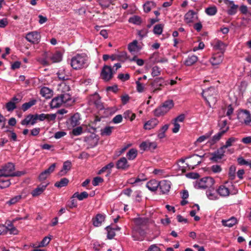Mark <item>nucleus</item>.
I'll use <instances>...</instances> for the list:
<instances>
[{
	"label": "nucleus",
	"instance_id": "56",
	"mask_svg": "<svg viewBox=\"0 0 251 251\" xmlns=\"http://www.w3.org/2000/svg\"><path fill=\"white\" fill-rule=\"evenodd\" d=\"M51 238L50 237L46 236L45 237L41 242L39 243V247H45L49 244L50 242Z\"/></svg>",
	"mask_w": 251,
	"mask_h": 251
},
{
	"label": "nucleus",
	"instance_id": "3",
	"mask_svg": "<svg viewBox=\"0 0 251 251\" xmlns=\"http://www.w3.org/2000/svg\"><path fill=\"white\" fill-rule=\"evenodd\" d=\"M214 183V180L211 177H205L196 181L195 187L197 189H205L211 187Z\"/></svg>",
	"mask_w": 251,
	"mask_h": 251
},
{
	"label": "nucleus",
	"instance_id": "20",
	"mask_svg": "<svg viewBox=\"0 0 251 251\" xmlns=\"http://www.w3.org/2000/svg\"><path fill=\"white\" fill-rule=\"evenodd\" d=\"M72 167V163L70 161H66L63 163L62 169L59 172L58 175L62 176L67 174V173L71 169Z\"/></svg>",
	"mask_w": 251,
	"mask_h": 251
},
{
	"label": "nucleus",
	"instance_id": "40",
	"mask_svg": "<svg viewBox=\"0 0 251 251\" xmlns=\"http://www.w3.org/2000/svg\"><path fill=\"white\" fill-rule=\"evenodd\" d=\"M169 126L165 125L161 128L158 131L157 136L160 139H162L165 137V132L168 129Z\"/></svg>",
	"mask_w": 251,
	"mask_h": 251
},
{
	"label": "nucleus",
	"instance_id": "46",
	"mask_svg": "<svg viewBox=\"0 0 251 251\" xmlns=\"http://www.w3.org/2000/svg\"><path fill=\"white\" fill-rule=\"evenodd\" d=\"M11 184L9 179H4L0 178V188L1 189L9 187Z\"/></svg>",
	"mask_w": 251,
	"mask_h": 251
},
{
	"label": "nucleus",
	"instance_id": "35",
	"mask_svg": "<svg viewBox=\"0 0 251 251\" xmlns=\"http://www.w3.org/2000/svg\"><path fill=\"white\" fill-rule=\"evenodd\" d=\"M213 130H210L207 133H205L204 135L201 136L200 137H199L197 139L196 142L197 143H199L203 142L205 140L209 138L210 137V136H211V135L213 134Z\"/></svg>",
	"mask_w": 251,
	"mask_h": 251
},
{
	"label": "nucleus",
	"instance_id": "14",
	"mask_svg": "<svg viewBox=\"0 0 251 251\" xmlns=\"http://www.w3.org/2000/svg\"><path fill=\"white\" fill-rule=\"evenodd\" d=\"M222 225L224 226L231 227L238 223L237 219L234 217H231L228 220H222Z\"/></svg>",
	"mask_w": 251,
	"mask_h": 251
},
{
	"label": "nucleus",
	"instance_id": "12",
	"mask_svg": "<svg viewBox=\"0 0 251 251\" xmlns=\"http://www.w3.org/2000/svg\"><path fill=\"white\" fill-rule=\"evenodd\" d=\"M223 59V53H217L213 54L210 59V62L213 65H217L220 64Z\"/></svg>",
	"mask_w": 251,
	"mask_h": 251
},
{
	"label": "nucleus",
	"instance_id": "49",
	"mask_svg": "<svg viewBox=\"0 0 251 251\" xmlns=\"http://www.w3.org/2000/svg\"><path fill=\"white\" fill-rule=\"evenodd\" d=\"M168 112L174 106V102L172 100L165 101L162 105Z\"/></svg>",
	"mask_w": 251,
	"mask_h": 251
},
{
	"label": "nucleus",
	"instance_id": "28",
	"mask_svg": "<svg viewBox=\"0 0 251 251\" xmlns=\"http://www.w3.org/2000/svg\"><path fill=\"white\" fill-rule=\"evenodd\" d=\"M196 13L193 10H189L184 16V20L187 23H191L193 22L194 16Z\"/></svg>",
	"mask_w": 251,
	"mask_h": 251
},
{
	"label": "nucleus",
	"instance_id": "45",
	"mask_svg": "<svg viewBox=\"0 0 251 251\" xmlns=\"http://www.w3.org/2000/svg\"><path fill=\"white\" fill-rule=\"evenodd\" d=\"M205 13L209 16H213L217 12V9L216 6H211L205 9Z\"/></svg>",
	"mask_w": 251,
	"mask_h": 251
},
{
	"label": "nucleus",
	"instance_id": "13",
	"mask_svg": "<svg viewBox=\"0 0 251 251\" xmlns=\"http://www.w3.org/2000/svg\"><path fill=\"white\" fill-rule=\"evenodd\" d=\"M116 167L118 169L125 170L129 167L127 159L126 157H122L119 159L116 163Z\"/></svg>",
	"mask_w": 251,
	"mask_h": 251
},
{
	"label": "nucleus",
	"instance_id": "9",
	"mask_svg": "<svg viewBox=\"0 0 251 251\" xmlns=\"http://www.w3.org/2000/svg\"><path fill=\"white\" fill-rule=\"evenodd\" d=\"M159 187L162 194L168 193L171 188V183L167 180H163L159 182Z\"/></svg>",
	"mask_w": 251,
	"mask_h": 251
},
{
	"label": "nucleus",
	"instance_id": "58",
	"mask_svg": "<svg viewBox=\"0 0 251 251\" xmlns=\"http://www.w3.org/2000/svg\"><path fill=\"white\" fill-rule=\"evenodd\" d=\"M238 7L237 5L233 4L230 8L227 10V13L229 15H234L237 12V9Z\"/></svg>",
	"mask_w": 251,
	"mask_h": 251
},
{
	"label": "nucleus",
	"instance_id": "59",
	"mask_svg": "<svg viewBox=\"0 0 251 251\" xmlns=\"http://www.w3.org/2000/svg\"><path fill=\"white\" fill-rule=\"evenodd\" d=\"M118 60L122 62L125 61L127 59V53L126 52H122L119 54L117 55Z\"/></svg>",
	"mask_w": 251,
	"mask_h": 251
},
{
	"label": "nucleus",
	"instance_id": "31",
	"mask_svg": "<svg viewBox=\"0 0 251 251\" xmlns=\"http://www.w3.org/2000/svg\"><path fill=\"white\" fill-rule=\"evenodd\" d=\"M128 49L130 52H135L139 50L138 47V42L137 40H134L130 43L128 45Z\"/></svg>",
	"mask_w": 251,
	"mask_h": 251
},
{
	"label": "nucleus",
	"instance_id": "5",
	"mask_svg": "<svg viewBox=\"0 0 251 251\" xmlns=\"http://www.w3.org/2000/svg\"><path fill=\"white\" fill-rule=\"evenodd\" d=\"M238 119L241 123L251 126V115L247 110H242L237 115Z\"/></svg>",
	"mask_w": 251,
	"mask_h": 251
},
{
	"label": "nucleus",
	"instance_id": "44",
	"mask_svg": "<svg viewBox=\"0 0 251 251\" xmlns=\"http://www.w3.org/2000/svg\"><path fill=\"white\" fill-rule=\"evenodd\" d=\"M6 230L9 231L11 234L15 235L18 233L17 229L11 222H9V223L7 224V226H6Z\"/></svg>",
	"mask_w": 251,
	"mask_h": 251
},
{
	"label": "nucleus",
	"instance_id": "11",
	"mask_svg": "<svg viewBox=\"0 0 251 251\" xmlns=\"http://www.w3.org/2000/svg\"><path fill=\"white\" fill-rule=\"evenodd\" d=\"M25 38L28 42L34 44L39 42L40 39V35L38 32L33 31L27 33Z\"/></svg>",
	"mask_w": 251,
	"mask_h": 251
},
{
	"label": "nucleus",
	"instance_id": "51",
	"mask_svg": "<svg viewBox=\"0 0 251 251\" xmlns=\"http://www.w3.org/2000/svg\"><path fill=\"white\" fill-rule=\"evenodd\" d=\"M105 229L107 231V238L109 239H112L115 236V231L112 229L110 226H107Z\"/></svg>",
	"mask_w": 251,
	"mask_h": 251
},
{
	"label": "nucleus",
	"instance_id": "50",
	"mask_svg": "<svg viewBox=\"0 0 251 251\" xmlns=\"http://www.w3.org/2000/svg\"><path fill=\"white\" fill-rule=\"evenodd\" d=\"M154 5V3L152 1H148L144 5V10L146 13L149 12L151 9V7L153 6Z\"/></svg>",
	"mask_w": 251,
	"mask_h": 251
},
{
	"label": "nucleus",
	"instance_id": "29",
	"mask_svg": "<svg viewBox=\"0 0 251 251\" xmlns=\"http://www.w3.org/2000/svg\"><path fill=\"white\" fill-rule=\"evenodd\" d=\"M238 141V139L234 137H230L229 138L224 145L222 146L224 149H227L234 145V144Z\"/></svg>",
	"mask_w": 251,
	"mask_h": 251
},
{
	"label": "nucleus",
	"instance_id": "21",
	"mask_svg": "<svg viewBox=\"0 0 251 251\" xmlns=\"http://www.w3.org/2000/svg\"><path fill=\"white\" fill-rule=\"evenodd\" d=\"M159 185V183L157 180L152 179L147 182L146 186L151 191L154 192L157 190Z\"/></svg>",
	"mask_w": 251,
	"mask_h": 251
},
{
	"label": "nucleus",
	"instance_id": "26",
	"mask_svg": "<svg viewBox=\"0 0 251 251\" xmlns=\"http://www.w3.org/2000/svg\"><path fill=\"white\" fill-rule=\"evenodd\" d=\"M79 115L78 113H76L72 116L69 119V123L70 125L75 127L79 124Z\"/></svg>",
	"mask_w": 251,
	"mask_h": 251
},
{
	"label": "nucleus",
	"instance_id": "64",
	"mask_svg": "<svg viewBox=\"0 0 251 251\" xmlns=\"http://www.w3.org/2000/svg\"><path fill=\"white\" fill-rule=\"evenodd\" d=\"M211 171L214 173H219L222 171V168L219 165H214L211 167Z\"/></svg>",
	"mask_w": 251,
	"mask_h": 251
},
{
	"label": "nucleus",
	"instance_id": "18",
	"mask_svg": "<svg viewBox=\"0 0 251 251\" xmlns=\"http://www.w3.org/2000/svg\"><path fill=\"white\" fill-rule=\"evenodd\" d=\"M186 158H190V163L191 166L194 168V166H196L199 165L201 162V159H200L198 157V155L194 154L191 156L186 157Z\"/></svg>",
	"mask_w": 251,
	"mask_h": 251
},
{
	"label": "nucleus",
	"instance_id": "33",
	"mask_svg": "<svg viewBox=\"0 0 251 251\" xmlns=\"http://www.w3.org/2000/svg\"><path fill=\"white\" fill-rule=\"evenodd\" d=\"M37 101L35 99H32L27 102L24 103L22 106V109L24 111H25L30 108L31 107L35 105Z\"/></svg>",
	"mask_w": 251,
	"mask_h": 251
},
{
	"label": "nucleus",
	"instance_id": "55",
	"mask_svg": "<svg viewBox=\"0 0 251 251\" xmlns=\"http://www.w3.org/2000/svg\"><path fill=\"white\" fill-rule=\"evenodd\" d=\"M160 74L161 70L159 67L155 66L152 67L151 69V75L152 76L154 77L158 76L160 75Z\"/></svg>",
	"mask_w": 251,
	"mask_h": 251
},
{
	"label": "nucleus",
	"instance_id": "43",
	"mask_svg": "<svg viewBox=\"0 0 251 251\" xmlns=\"http://www.w3.org/2000/svg\"><path fill=\"white\" fill-rule=\"evenodd\" d=\"M113 128V127L106 126L103 129H101V130H100L101 135V136H109L112 133Z\"/></svg>",
	"mask_w": 251,
	"mask_h": 251
},
{
	"label": "nucleus",
	"instance_id": "27",
	"mask_svg": "<svg viewBox=\"0 0 251 251\" xmlns=\"http://www.w3.org/2000/svg\"><path fill=\"white\" fill-rule=\"evenodd\" d=\"M198 61V57L193 55L189 56L185 61L184 64L186 66H190L195 64Z\"/></svg>",
	"mask_w": 251,
	"mask_h": 251
},
{
	"label": "nucleus",
	"instance_id": "7",
	"mask_svg": "<svg viewBox=\"0 0 251 251\" xmlns=\"http://www.w3.org/2000/svg\"><path fill=\"white\" fill-rule=\"evenodd\" d=\"M145 232L139 226H136L132 230V237L134 240H142Z\"/></svg>",
	"mask_w": 251,
	"mask_h": 251
},
{
	"label": "nucleus",
	"instance_id": "36",
	"mask_svg": "<svg viewBox=\"0 0 251 251\" xmlns=\"http://www.w3.org/2000/svg\"><path fill=\"white\" fill-rule=\"evenodd\" d=\"M128 22L134 25H140L142 23V20L140 17L134 15L128 19Z\"/></svg>",
	"mask_w": 251,
	"mask_h": 251
},
{
	"label": "nucleus",
	"instance_id": "8",
	"mask_svg": "<svg viewBox=\"0 0 251 251\" xmlns=\"http://www.w3.org/2000/svg\"><path fill=\"white\" fill-rule=\"evenodd\" d=\"M225 149L222 146L216 151H214L211 154L212 157L210 158V159L213 162H217L223 158L225 155Z\"/></svg>",
	"mask_w": 251,
	"mask_h": 251
},
{
	"label": "nucleus",
	"instance_id": "25",
	"mask_svg": "<svg viewBox=\"0 0 251 251\" xmlns=\"http://www.w3.org/2000/svg\"><path fill=\"white\" fill-rule=\"evenodd\" d=\"M40 94L46 99H50L52 96V91L48 87H44L41 89Z\"/></svg>",
	"mask_w": 251,
	"mask_h": 251
},
{
	"label": "nucleus",
	"instance_id": "38",
	"mask_svg": "<svg viewBox=\"0 0 251 251\" xmlns=\"http://www.w3.org/2000/svg\"><path fill=\"white\" fill-rule=\"evenodd\" d=\"M168 111L162 105L157 108L154 111V115L156 116L159 117L166 114Z\"/></svg>",
	"mask_w": 251,
	"mask_h": 251
},
{
	"label": "nucleus",
	"instance_id": "1",
	"mask_svg": "<svg viewBox=\"0 0 251 251\" xmlns=\"http://www.w3.org/2000/svg\"><path fill=\"white\" fill-rule=\"evenodd\" d=\"M71 65L75 70L85 68L88 66V58L85 54H77L72 58Z\"/></svg>",
	"mask_w": 251,
	"mask_h": 251
},
{
	"label": "nucleus",
	"instance_id": "16",
	"mask_svg": "<svg viewBox=\"0 0 251 251\" xmlns=\"http://www.w3.org/2000/svg\"><path fill=\"white\" fill-rule=\"evenodd\" d=\"M105 216L101 214H97L95 217L92 219L93 224L95 226H100L102 223L104 221Z\"/></svg>",
	"mask_w": 251,
	"mask_h": 251
},
{
	"label": "nucleus",
	"instance_id": "10",
	"mask_svg": "<svg viewBox=\"0 0 251 251\" xmlns=\"http://www.w3.org/2000/svg\"><path fill=\"white\" fill-rule=\"evenodd\" d=\"M37 121V117L36 114H29L21 121V124L23 126H27L28 125H34L36 123Z\"/></svg>",
	"mask_w": 251,
	"mask_h": 251
},
{
	"label": "nucleus",
	"instance_id": "63",
	"mask_svg": "<svg viewBox=\"0 0 251 251\" xmlns=\"http://www.w3.org/2000/svg\"><path fill=\"white\" fill-rule=\"evenodd\" d=\"M103 181V179L99 176L95 177L93 181H92V184L96 186L98 185L100 183H101Z\"/></svg>",
	"mask_w": 251,
	"mask_h": 251
},
{
	"label": "nucleus",
	"instance_id": "19",
	"mask_svg": "<svg viewBox=\"0 0 251 251\" xmlns=\"http://www.w3.org/2000/svg\"><path fill=\"white\" fill-rule=\"evenodd\" d=\"M226 133L225 130L220 131L218 133L214 135L212 138L208 141L210 145H214L219 141L222 137Z\"/></svg>",
	"mask_w": 251,
	"mask_h": 251
},
{
	"label": "nucleus",
	"instance_id": "54",
	"mask_svg": "<svg viewBox=\"0 0 251 251\" xmlns=\"http://www.w3.org/2000/svg\"><path fill=\"white\" fill-rule=\"evenodd\" d=\"M22 198L21 195H17L11 199L9 201L7 202V203L9 205L14 204L18 201H19Z\"/></svg>",
	"mask_w": 251,
	"mask_h": 251
},
{
	"label": "nucleus",
	"instance_id": "17",
	"mask_svg": "<svg viewBox=\"0 0 251 251\" xmlns=\"http://www.w3.org/2000/svg\"><path fill=\"white\" fill-rule=\"evenodd\" d=\"M48 183L45 184H41L38 186L36 188L34 189L31 193L33 197H37L41 194L46 189Z\"/></svg>",
	"mask_w": 251,
	"mask_h": 251
},
{
	"label": "nucleus",
	"instance_id": "23",
	"mask_svg": "<svg viewBox=\"0 0 251 251\" xmlns=\"http://www.w3.org/2000/svg\"><path fill=\"white\" fill-rule=\"evenodd\" d=\"M63 102L60 96L56 97L53 99L50 103V106L51 108H58L60 107Z\"/></svg>",
	"mask_w": 251,
	"mask_h": 251
},
{
	"label": "nucleus",
	"instance_id": "53",
	"mask_svg": "<svg viewBox=\"0 0 251 251\" xmlns=\"http://www.w3.org/2000/svg\"><path fill=\"white\" fill-rule=\"evenodd\" d=\"M235 172H236V167L234 165H232L229 168L228 176L229 178L233 180L235 177Z\"/></svg>",
	"mask_w": 251,
	"mask_h": 251
},
{
	"label": "nucleus",
	"instance_id": "22",
	"mask_svg": "<svg viewBox=\"0 0 251 251\" xmlns=\"http://www.w3.org/2000/svg\"><path fill=\"white\" fill-rule=\"evenodd\" d=\"M217 191L221 196L224 197L228 196L230 194L228 188L224 185L220 186Z\"/></svg>",
	"mask_w": 251,
	"mask_h": 251
},
{
	"label": "nucleus",
	"instance_id": "61",
	"mask_svg": "<svg viewBox=\"0 0 251 251\" xmlns=\"http://www.w3.org/2000/svg\"><path fill=\"white\" fill-rule=\"evenodd\" d=\"M100 5L103 7H108L111 3V0H99Z\"/></svg>",
	"mask_w": 251,
	"mask_h": 251
},
{
	"label": "nucleus",
	"instance_id": "24",
	"mask_svg": "<svg viewBox=\"0 0 251 251\" xmlns=\"http://www.w3.org/2000/svg\"><path fill=\"white\" fill-rule=\"evenodd\" d=\"M158 123V121L156 119H152L145 124L144 128L148 130L151 129L157 125Z\"/></svg>",
	"mask_w": 251,
	"mask_h": 251
},
{
	"label": "nucleus",
	"instance_id": "42",
	"mask_svg": "<svg viewBox=\"0 0 251 251\" xmlns=\"http://www.w3.org/2000/svg\"><path fill=\"white\" fill-rule=\"evenodd\" d=\"M137 155V151L134 149H130L127 153V157L129 160H133Z\"/></svg>",
	"mask_w": 251,
	"mask_h": 251
},
{
	"label": "nucleus",
	"instance_id": "37",
	"mask_svg": "<svg viewBox=\"0 0 251 251\" xmlns=\"http://www.w3.org/2000/svg\"><path fill=\"white\" fill-rule=\"evenodd\" d=\"M88 194L87 192L84 191L81 193L78 192H75L73 196V198H77L78 200L82 201L84 199H86L88 197Z\"/></svg>",
	"mask_w": 251,
	"mask_h": 251
},
{
	"label": "nucleus",
	"instance_id": "47",
	"mask_svg": "<svg viewBox=\"0 0 251 251\" xmlns=\"http://www.w3.org/2000/svg\"><path fill=\"white\" fill-rule=\"evenodd\" d=\"M163 25L161 24H158L155 25L153 28V33L155 34L160 35L163 31Z\"/></svg>",
	"mask_w": 251,
	"mask_h": 251
},
{
	"label": "nucleus",
	"instance_id": "62",
	"mask_svg": "<svg viewBox=\"0 0 251 251\" xmlns=\"http://www.w3.org/2000/svg\"><path fill=\"white\" fill-rule=\"evenodd\" d=\"M130 75L128 74H120L118 75V78L121 80L123 81L127 80L129 79Z\"/></svg>",
	"mask_w": 251,
	"mask_h": 251
},
{
	"label": "nucleus",
	"instance_id": "32",
	"mask_svg": "<svg viewBox=\"0 0 251 251\" xmlns=\"http://www.w3.org/2000/svg\"><path fill=\"white\" fill-rule=\"evenodd\" d=\"M226 47V46L225 44H224L222 41H220V40H217L215 42V44L214 46V48L215 50H220L221 51V52L223 53L224 51L225 50Z\"/></svg>",
	"mask_w": 251,
	"mask_h": 251
},
{
	"label": "nucleus",
	"instance_id": "48",
	"mask_svg": "<svg viewBox=\"0 0 251 251\" xmlns=\"http://www.w3.org/2000/svg\"><path fill=\"white\" fill-rule=\"evenodd\" d=\"M59 96L63 103H67L72 100L71 95L69 93H63L61 94Z\"/></svg>",
	"mask_w": 251,
	"mask_h": 251
},
{
	"label": "nucleus",
	"instance_id": "4",
	"mask_svg": "<svg viewBox=\"0 0 251 251\" xmlns=\"http://www.w3.org/2000/svg\"><path fill=\"white\" fill-rule=\"evenodd\" d=\"M15 170V165L11 162L6 164L0 169L1 177L11 176Z\"/></svg>",
	"mask_w": 251,
	"mask_h": 251
},
{
	"label": "nucleus",
	"instance_id": "57",
	"mask_svg": "<svg viewBox=\"0 0 251 251\" xmlns=\"http://www.w3.org/2000/svg\"><path fill=\"white\" fill-rule=\"evenodd\" d=\"M141 79H142V78L140 77L138 78V80L136 81V84L137 85V86H136L137 91L139 93L143 92L144 91V87H145L144 85L140 82V80H141Z\"/></svg>",
	"mask_w": 251,
	"mask_h": 251
},
{
	"label": "nucleus",
	"instance_id": "34",
	"mask_svg": "<svg viewBox=\"0 0 251 251\" xmlns=\"http://www.w3.org/2000/svg\"><path fill=\"white\" fill-rule=\"evenodd\" d=\"M69 181L67 178H63L60 181H57L55 183L54 186L58 188H61L66 186L68 185Z\"/></svg>",
	"mask_w": 251,
	"mask_h": 251
},
{
	"label": "nucleus",
	"instance_id": "6",
	"mask_svg": "<svg viewBox=\"0 0 251 251\" xmlns=\"http://www.w3.org/2000/svg\"><path fill=\"white\" fill-rule=\"evenodd\" d=\"M113 72L111 67L105 65L103 67L101 72V77L105 81H109L113 76Z\"/></svg>",
	"mask_w": 251,
	"mask_h": 251
},
{
	"label": "nucleus",
	"instance_id": "52",
	"mask_svg": "<svg viewBox=\"0 0 251 251\" xmlns=\"http://www.w3.org/2000/svg\"><path fill=\"white\" fill-rule=\"evenodd\" d=\"M5 107L8 111H12L16 108L15 102L11 100L6 103Z\"/></svg>",
	"mask_w": 251,
	"mask_h": 251
},
{
	"label": "nucleus",
	"instance_id": "30",
	"mask_svg": "<svg viewBox=\"0 0 251 251\" xmlns=\"http://www.w3.org/2000/svg\"><path fill=\"white\" fill-rule=\"evenodd\" d=\"M62 55L59 51H56L50 57V60L53 63L59 62L62 60Z\"/></svg>",
	"mask_w": 251,
	"mask_h": 251
},
{
	"label": "nucleus",
	"instance_id": "2",
	"mask_svg": "<svg viewBox=\"0 0 251 251\" xmlns=\"http://www.w3.org/2000/svg\"><path fill=\"white\" fill-rule=\"evenodd\" d=\"M202 96L211 107V104H215L217 101V90L214 87H210L203 90Z\"/></svg>",
	"mask_w": 251,
	"mask_h": 251
},
{
	"label": "nucleus",
	"instance_id": "39",
	"mask_svg": "<svg viewBox=\"0 0 251 251\" xmlns=\"http://www.w3.org/2000/svg\"><path fill=\"white\" fill-rule=\"evenodd\" d=\"M93 99H96V100H95L94 102L97 108L100 109H102L103 108V105L100 100V98L99 95L98 94H95L93 96Z\"/></svg>",
	"mask_w": 251,
	"mask_h": 251
},
{
	"label": "nucleus",
	"instance_id": "60",
	"mask_svg": "<svg viewBox=\"0 0 251 251\" xmlns=\"http://www.w3.org/2000/svg\"><path fill=\"white\" fill-rule=\"evenodd\" d=\"M72 134L75 136H78L82 133V128L81 126H78L73 129Z\"/></svg>",
	"mask_w": 251,
	"mask_h": 251
},
{
	"label": "nucleus",
	"instance_id": "41",
	"mask_svg": "<svg viewBox=\"0 0 251 251\" xmlns=\"http://www.w3.org/2000/svg\"><path fill=\"white\" fill-rule=\"evenodd\" d=\"M227 122L226 120H222L219 123L220 131L225 130L226 133L229 130V127L227 126Z\"/></svg>",
	"mask_w": 251,
	"mask_h": 251
},
{
	"label": "nucleus",
	"instance_id": "15",
	"mask_svg": "<svg viewBox=\"0 0 251 251\" xmlns=\"http://www.w3.org/2000/svg\"><path fill=\"white\" fill-rule=\"evenodd\" d=\"M164 83V79L161 77H157L154 79V80L151 83V85L155 88L153 90V92H155L156 91L160 90L161 88H160L159 87L162 86Z\"/></svg>",
	"mask_w": 251,
	"mask_h": 251
}]
</instances>
